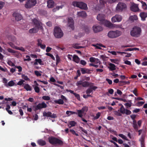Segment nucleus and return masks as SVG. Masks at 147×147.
<instances>
[{
    "instance_id": "f03ea898",
    "label": "nucleus",
    "mask_w": 147,
    "mask_h": 147,
    "mask_svg": "<svg viewBox=\"0 0 147 147\" xmlns=\"http://www.w3.org/2000/svg\"><path fill=\"white\" fill-rule=\"evenodd\" d=\"M122 34L121 32L118 30H111L108 33L107 36L109 38H114L119 37Z\"/></svg>"
},
{
    "instance_id": "79ce46f5",
    "label": "nucleus",
    "mask_w": 147,
    "mask_h": 147,
    "mask_svg": "<svg viewBox=\"0 0 147 147\" xmlns=\"http://www.w3.org/2000/svg\"><path fill=\"white\" fill-rule=\"evenodd\" d=\"M145 138V136L144 135H142L141 136L140 138L139 139V141L140 142H144Z\"/></svg>"
},
{
    "instance_id": "338daca9",
    "label": "nucleus",
    "mask_w": 147,
    "mask_h": 147,
    "mask_svg": "<svg viewBox=\"0 0 147 147\" xmlns=\"http://www.w3.org/2000/svg\"><path fill=\"white\" fill-rule=\"evenodd\" d=\"M133 126L135 130H137L138 129V126L137 123L133 124Z\"/></svg>"
},
{
    "instance_id": "4be33fe9",
    "label": "nucleus",
    "mask_w": 147,
    "mask_h": 147,
    "mask_svg": "<svg viewBox=\"0 0 147 147\" xmlns=\"http://www.w3.org/2000/svg\"><path fill=\"white\" fill-rule=\"evenodd\" d=\"M7 37L8 39L11 41L15 42L16 41V37L12 35H9L7 36Z\"/></svg>"
},
{
    "instance_id": "bb28decb",
    "label": "nucleus",
    "mask_w": 147,
    "mask_h": 147,
    "mask_svg": "<svg viewBox=\"0 0 147 147\" xmlns=\"http://www.w3.org/2000/svg\"><path fill=\"white\" fill-rule=\"evenodd\" d=\"M73 61L77 63H79L80 61V58L76 55H74L73 58Z\"/></svg>"
},
{
    "instance_id": "dca6fc26",
    "label": "nucleus",
    "mask_w": 147,
    "mask_h": 147,
    "mask_svg": "<svg viewBox=\"0 0 147 147\" xmlns=\"http://www.w3.org/2000/svg\"><path fill=\"white\" fill-rule=\"evenodd\" d=\"M95 33H97L103 30V28L100 26H95L92 27Z\"/></svg>"
},
{
    "instance_id": "ea45409f",
    "label": "nucleus",
    "mask_w": 147,
    "mask_h": 147,
    "mask_svg": "<svg viewBox=\"0 0 147 147\" xmlns=\"http://www.w3.org/2000/svg\"><path fill=\"white\" fill-rule=\"evenodd\" d=\"M77 114L78 115V116L80 117H82L83 115H82V114L83 113H82V111L80 110H77Z\"/></svg>"
},
{
    "instance_id": "a19ab883",
    "label": "nucleus",
    "mask_w": 147,
    "mask_h": 147,
    "mask_svg": "<svg viewBox=\"0 0 147 147\" xmlns=\"http://www.w3.org/2000/svg\"><path fill=\"white\" fill-rule=\"evenodd\" d=\"M119 136L123 139L126 140H128L127 137L122 134H119Z\"/></svg>"
},
{
    "instance_id": "4c0bfd02",
    "label": "nucleus",
    "mask_w": 147,
    "mask_h": 147,
    "mask_svg": "<svg viewBox=\"0 0 147 147\" xmlns=\"http://www.w3.org/2000/svg\"><path fill=\"white\" fill-rule=\"evenodd\" d=\"M100 112H98L96 115V116L95 117L92 115V117H94L93 119L94 120L96 119L99 118L100 115Z\"/></svg>"
},
{
    "instance_id": "cd10ccee",
    "label": "nucleus",
    "mask_w": 147,
    "mask_h": 147,
    "mask_svg": "<svg viewBox=\"0 0 147 147\" xmlns=\"http://www.w3.org/2000/svg\"><path fill=\"white\" fill-rule=\"evenodd\" d=\"M24 88L27 91H30L32 90L31 86L28 84H25L24 86Z\"/></svg>"
},
{
    "instance_id": "f257e3e1",
    "label": "nucleus",
    "mask_w": 147,
    "mask_h": 147,
    "mask_svg": "<svg viewBox=\"0 0 147 147\" xmlns=\"http://www.w3.org/2000/svg\"><path fill=\"white\" fill-rule=\"evenodd\" d=\"M141 32V28L137 26H134L132 30L130 32L131 36L134 37H138L140 36Z\"/></svg>"
},
{
    "instance_id": "423d86ee",
    "label": "nucleus",
    "mask_w": 147,
    "mask_h": 147,
    "mask_svg": "<svg viewBox=\"0 0 147 147\" xmlns=\"http://www.w3.org/2000/svg\"><path fill=\"white\" fill-rule=\"evenodd\" d=\"M36 3V0H27L25 5L26 8H30L34 6Z\"/></svg>"
},
{
    "instance_id": "49530a36",
    "label": "nucleus",
    "mask_w": 147,
    "mask_h": 147,
    "mask_svg": "<svg viewBox=\"0 0 147 147\" xmlns=\"http://www.w3.org/2000/svg\"><path fill=\"white\" fill-rule=\"evenodd\" d=\"M142 8L144 9H146L147 5H146V3L143 1H142Z\"/></svg>"
},
{
    "instance_id": "13d9d810",
    "label": "nucleus",
    "mask_w": 147,
    "mask_h": 147,
    "mask_svg": "<svg viewBox=\"0 0 147 147\" xmlns=\"http://www.w3.org/2000/svg\"><path fill=\"white\" fill-rule=\"evenodd\" d=\"M84 30L87 33H88L90 31L89 27L87 26H85L84 27Z\"/></svg>"
},
{
    "instance_id": "e433bc0d",
    "label": "nucleus",
    "mask_w": 147,
    "mask_h": 147,
    "mask_svg": "<svg viewBox=\"0 0 147 147\" xmlns=\"http://www.w3.org/2000/svg\"><path fill=\"white\" fill-rule=\"evenodd\" d=\"M0 70L3 71L7 72L9 74V75H10V73L8 71V70L7 68H3L1 66H0Z\"/></svg>"
},
{
    "instance_id": "473e14b6",
    "label": "nucleus",
    "mask_w": 147,
    "mask_h": 147,
    "mask_svg": "<svg viewBox=\"0 0 147 147\" xmlns=\"http://www.w3.org/2000/svg\"><path fill=\"white\" fill-rule=\"evenodd\" d=\"M66 113L67 115H68V116H69L71 115L74 114H77V113L76 112L69 111H67Z\"/></svg>"
},
{
    "instance_id": "de8ad7c7",
    "label": "nucleus",
    "mask_w": 147,
    "mask_h": 147,
    "mask_svg": "<svg viewBox=\"0 0 147 147\" xmlns=\"http://www.w3.org/2000/svg\"><path fill=\"white\" fill-rule=\"evenodd\" d=\"M37 45L38 47L42 44V41L40 39H38L37 40Z\"/></svg>"
},
{
    "instance_id": "39448f33",
    "label": "nucleus",
    "mask_w": 147,
    "mask_h": 147,
    "mask_svg": "<svg viewBox=\"0 0 147 147\" xmlns=\"http://www.w3.org/2000/svg\"><path fill=\"white\" fill-rule=\"evenodd\" d=\"M49 142L53 145L56 144H63V142L61 140L54 137L49 138Z\"/></svg>"
},
{
    "instance_id": "2eb2a0df",
    "label": "nucleus",
    "mask_w": 147,
    "mask_h": 147,
    "mask_svg": "<svg viewBox=\"0 0 147 147\" xmlns=\"http://www.w3.org/2000/svg\"><path fill=\"white\" fill-rule=\"evenodd\" d=\"M13 16L17 21H20L22 18V17L21 15L18 13H14L13 14Z\"/></svg>"
},
{
    "instance_id": "f704fd0d",
    "label": "nucleus",
    "mask_w": 147,
    "mask_h": 147,
    "mask_svg": "<svg viewBox=\"0 0 147 147\" xmlns=\"http://www.w3.org/2000/svg\"><path fill=\"white\" fill-rule=\"evenodd\" d=\"M121 105V107L119 109V111L122 114H125V109L124 106H123L122 105Z\"/></svg>"
},
{
    "instance_id": "ddd939ff",
    "label": "nucleus",
    "mask_w": 147,
    "mask_h": 147,
    "mask_svg": "<svg viewBox=\"0 0 147 147\" xmlns=\"http://www.w3.org/2000/svg\"><path fill=\"white\" fill-rule=\"evenodd\" d=\"M90 84L88 82L85 81L83 82L81 81L78 82L76 83L77 86L82 85L83 87H86L90 86Z\"/></svg>"
},
{
    "instance_id": "e2e57ef3",
    "label": "nucleus",
    "mask_w": 147,
    "mask_h": 147,
    "mask_svg": "<svg viewBox=\"0 0 147 147\" xmlns=\"http://www.w3.org/2000/svg\"><path fill=\"white\" fill-rule=\"evenodd\" d=\"M34 74L37 76H40L41 74L38 71H35L34 72Z\"/></svg>"
},
{
    "instance_id": "8fccbe9b",
    "label": "nucleus",
    "mask_w": 147,
    "mask_h": 147,
    "mask_svg": "<svg viewBox=\"0 0 147 147\" xmlns=\"http://www.w3.org/2000/svg\"><path fill=\"white\" fill-rule=\"evenodd\" d=\"M35 92L38 93L40 92V88L38 86H35L34 88Z\"/></svg>"
},
{
    "instance_id": "aec40b11",
    "label": "nucleus",
    "mask_w": 147,
    "mask_h": 147,
    "mask_svg": "<svg viewBox=\"0 0 147 147\" xmlns=\"http://www.w3.org/2000/svg\"><path fill=\"white\" fill-rule=\"evenodd\" d=\"M102 24H103L106 27L108 28H112L113 27V24L112 23L106 20H105L102 23Z\"/></svg>"
},
{
    "instance_id": "6e6d98bb",
    "label": "nucleus",
    "mask_w": 147,
    "mask_h": 147,
    "mask_svg": "<svg viewBox=\"0 0 147 147\" xmlns=\"http://www.w3.org/2000/svg\"><path fill=\"white\" fill-rule=\"evenodd\" d=\"M8 51L10 53H16V51L12 49L11 48H8L7 49Z\"/></svg>"
},
{
    "instance_id": "0eeeda50",
    "label": "nucleus",
    "mask_w": 147,
    "mask_h": 147,
    "mask_svg": "<svg viewBox=\"0 0 147 147\" xmlns=\"http://www.w3.org/2000/svg\"><path fill=\"white\" fill-rule=\"evenodd\" d=\"M126 8L127 5L125 3L122 2H119L117 5L116 9L117 11H122L125 10Z\"/></svg>"
},
{
    "instance_id": "1a4fd4ad",
    "label": "nucleus",
    "mask_w": 147,
    "mask_h": 147,
    "mask_svg": "<svg viewBox=\"0 0 147 147\" xmlns=\"http://www.w3.org/2000/svg\"><path fill=\"white\" fill-rule=\"evenodd\" d=\"M99 2L100 4L94 7L95 9L100 11L104 7L106 3V0H99Z\"/></svg>"
},
{
    "instance_id": "f8f14e48",
    "label": "nucleus",
    "mask_w": 147,
    "mask_h": 147,
    "mask_svg": "<svg viewBox=\"0 0 147 147\" xmlns=\"http://www.w3.org/2000/svg\"><path fill=\"white\" fill-rule=\"evenodd\" d=\"M68 25L72 30L74 29V21L70 17L68 18Z\"/></svg>"
},
{
    "instance_id": "37998d69",
    "label": "nucleus",
    "mask_w": 147,
    "mask_h": 147,
    "mask_svg": "<svg viewBox=\"0 0 147 147\" xmlns=\"http://www.w3.org/2000/svg\"><path fill=\"white\" fill-rule=\"evenodd\" d=\"M130 103L127 102L124 104V105L126 106L127 108H128L129 107H130L131 106L132 103L131 101L129 102Z\"/></svg>"
},
{
    "instance_id": "5fc2aeb1",
    "label": "nucleus",
    "mask_w": 147,
    "mask_h": 147,
    "mask_svg": "<svg viewBox=\"0 0 147 147\" xmlns=\"http://www.w3.org/2000/svg\"><path fill=\"white\" fill-rule=\"evenodd\" d=\"M22 78L25 80L27 81L30 80V79L28 78V76L25 75H22Z\"/></svg>"
},
{
    "instance_id": "c9c22d12",
    "label": "nucleus",
    "mask_w": 147,
    "mask_h": 147,
    "mask_svg": "<svg viewBox=\"0 0 147 147\" xmlns=\"http://www.w3.org/2000/svg\"><path fill=\"white\" fill-rule=\"evenodd\" d=\"M7 44L10 45V46L12 48H13L15 49H16V48H17V47L16 46L14 45V44L12 42H8L7 43Z\"/></svg>"
},
{
    "instance_id": "603ef678",
    "label": "nucleus",
    "mask_w": 147,
    "mask_h": 147,
    "mask_svg": "<svg viewBox=\"0 0 147 147\" xmlns=\"http://www.w3.org/2000/svg\"><path fill=\"white\" fill-rule=\"evenodd\" d=\"M119 111H120L119 110L118 111H115L114 112L115 115L118 116H121L122 115V114L119 112Z\"/></svg>"
},
{
    "instance_id": "864d4df0",
    "label": "nucleus",
    "mask_w": 147,
    "mask_h": 147,
    "mask_svg": "<svg viewBox=\"0 0 147 147\" xmlns=\"http://www.w3.org/2000/svg\"><path fill=\"white\" fill-rule=\"evenodd\" d=\"M76 123L74 121H71L69 122V124L71 125V127H73L76 124Z\"/></svg>"
},
{
    "instance_id": "c756f323",
    "label": "nucleus",
    "mask_w": 147,
    "mask_h": 147,
    "mask_svg": "<svg viewBox=\"0 0 147 147\" xmlns=\"http://www.w3.org/2000/svg\"><path fill=\"white\" fill-rule=\"evenodd\" d=\"M38 144L40 146H43L45 145L46 143L45 142L41 140H39L38 141Z\"/></svg>"
},
{
    "instance_id": "a878e982",
    "label": "nucleus",
    "mask_w": 147,
    "mask_h": 147,
    "mask_svg": "<svg viewBox=\"0 0 147 147\" xmlns=\"http://www.w3.org/2000/svg\"><path fill=\"white\" fill-rule=\"evenodd\" d=\"M109 65V68L110 70L113 71L116 69V66L115 65L112 63H110Z\"/></svg>"
},
{
    "instance_id": "58836bf2",
    "label": "nucleus",
    "mask_w": 147,
    "mask_h": 147,
    "mask_svg": "<svg viewBox=\"0 0 147 147\" xmlns=\"http://www.w3.org/2000/svg\"><path fill=\"white\" fill-rule=\"evenodd\" d=\"M56 65H57L59 63L61 59L60 57H59L58 55H57L56 57Z\"/></svg>"
},
{
    "instance_id": "a18cd8bd",
    "label": "nucleus",
    "mask_w": 147,
    "mask_h": 147,
    "mask_svg": "<svg viewBox=\"0 0 147 147\" xmlns=\"http://www.w3.org/2000/svg\"><path fill=\"white\" fill-rule=\"evenodd\" d=\"M125 114L127 115H129L131 113V111L129 110L125 109Z\"/></svg>"
},
{
    "instance_id": "a211bd4d",
    "label": "nucleus",
    "mask_w": 147,
    "mask_h": 147,
    "mask_svg": "<svg viewBox=\"0 0 147 147\" xmlns=\"http://www.w3.org/2000/svg\"><path fill=\"white\" fill-rule=\"evenodd\" d=\"M97 19L100 21L101 24L105 20V16L103 14H98L97 16Z\"/></svg>"
},
{
    "instance_id": "0e129e2a",
    "label": "nucleus",
    "mask_w": 147,
    "mask_h": 147,
    "mask_svg": "<svg viewBox=\"0 0 147 147\" xmlns=\"http://www.w3.org/2000/svg\"><path fill=\"white\" fill-rule=\"evenodd\" d=\"M24 80H22L18 82L17 84L18 85H22V84H24Z\"/></svg>"
},
{
    "instance_id": "774afa93",
    "label": "nucleus",
    "mask_w": 147,
    "mask_h": 147,
    "mask_svg": "<svg viewBox=\"0 0 147 147\" xmlns=\"http://www.w3.org/2000/svg\"><path fill=\"white\" fill-rule=\"evenodd\" d=\"M70 131L73 134L75 135H76V136H78V134L76 133L75 131L73 130V129H70Z\"/></svg>"
},
{
    "instance_id": "7c9ffc66",
    "label": "nucleus",
    "mask_w": 147,
    "mask_h": 147,
    "mask_svg": "<svg viewBox=\"0 0 147 147\" xmlns=\"http://www.w3.org/2000/svg\"><path fill=\"white\" fill-rule=\"evenodd\" d=\"M63 7V5H61L60 6H57L55 8H54L53 9V12H55L59 10L60 9H62Z\"/></svg>"
},
{
    "instance_id": "412c9836",
    "label": "nucleus",
    "mask_w": 147,
    "mask_h": 147,
    "mask_svg": "<svg viewBox=\"0 0 147 147\" xmlns=\"http://www.w3.org/2000/svg\"><path fill=\"white\" fill-rule=\"evenodd\" d=\"M54 1L52 0H49L47 2V6L49 8H53L54 6Z\"/></svg>"
},
{
    "instance_id": "7ed1b4c3",
    "label": "nucleus",
    "mask_w": 147,
    "mask_h": 147,
    "mask_svg": "<svg viewBox=\"0 0 147 147\" xmlns=\"http://www.w3.org/2000/svg\"><path fill=\"white\" fill-rule=\"evenodd\" d=\"M54 34L56 38H60L63 36V34L60 28L56 26L54 30Z\"/></svg>"
},
{
    "instance_id": "4d7b16f0",
    "label": "nucleus",
    "mask_w": 147,
    "mask_h": 147,
    "mask_svg": "<svg viewBox=\"0 0 147 147\" xmlns=\"http://www.w3.org/2000/svg\"><path fill=\"white\" fill-rule=\"evenodd\" d=\"M92 92V87L90 86V87L88 88L86 91V93L89 94Z\"/></svg>"
},
{
    "instance_id": "393cba45",
    "label": "nucleus",
    "mask_w": 147,
    "mask_h": 147,
    "mask_svg": "<svg viewBox=\"0 0 147 147\" xmlns=\"http://www.w3.org/2000/svg\"><path fill=\"white\" fill-rule=\"evenodd\" d=\"M15 83L13 80L10 81L7 84H5V86L7 87L12 86L14 85Z\"/></svg>"
},
{
    "instance_id": "680f3d73",
    "label": "nucleus",
    "mask_w": 147,
    "mask_h": 147,
    "mask_svg": "<svg viewBox=\"0 0 147 147\" xmlns=\"http://www.w3.org/2000/svg\"><path fill=\"white\" fill-rule=\"evenodd\" d=\"M131 92H132L136 96H138V94L137 93V90L136 88H135L134 90Z\"/></svg>"
},
{
    "instance_id": "2f4dec72",
    "label": "nucleus",
    "mask_w": 147,
    "mask_h": 147,
    "mask_svg": "<svg viewBox=\"0 0 147 147\" xmlns=\"http://www.w3.org/2000/svg\"><path fill=\"white\" fill-rule=\"evenodd\" d=\"M129 19L131 21H134V20H137L138 18L136 15H134L133 16H130L129 17Z\"/></svg>"
},
{
    "instance_id": "bf43d9fd",
    "label": "nucleus",
    "mask_w": 147,
    "mask_h": 147,
    "mask_svg": "<svg viewBox=\"0 0 147 147\" xmlns=\"http://www.w3.org/2000/svg\"><path fill=\"white\" fill-rule=\"evenodd\" d=\"M73 47L76 49H78L81 48H83V47L82 46H78L77 45L75 44L73 46Z\"/></svg>"
},
{
    "instance_id": "6e6552de",
    "label": "nucleus",
    "mask_w": 147,
    "mask_h": 147,
    "mask_svg": "<svg viewBox=\"0 0 147 147\" xmlns=\"http://www.w3.org/2000/svg\"><path fill=\"white\" fill-rule=\"evenodd\" d=\"M32 21L36 27H38L40 28V30H43L42 24L40 21L36 18H34L32 19Z\"/></svg>"
},
{
    "instance_id": "f3484780",
    "label": "nucleus",
    "mask_w": 147,
    "mask_h": 147,
    "mask_svg": "<svg viewBox=\"0 0 147 147\" xmlns=\"http://www.w3.org/2000/svg\"><path fill=\"white\" fill-rule=\"evenodd\" d=\"M77 15L78 17H81L82 18L86 17L87 16V14L86 12L84 11H81L78 12Z\"/></svg>"
},
{
    "instance_id": "5701e85b",
    "label": "nucleus",
    "mask_w": 147,
    "mask_h": 147,
    "mask_svg": "<svg viewBox=\"0 0 147 147\" xmlns=\"http://www.w3.org/2000/svg\"><path fill=\"white\" fill-rule=\"evenodd\" d=\"M40 28L38 27H36L33 28L29 30V32L30 33H34L37 32Z\"/></svg>"
},
{
    "instance_id": "20e7f679",
    "label": "nucleus",
    "mask_w": 147,
    "mask_h": 147,
    "mask_svg": "<svg viewBox=\"0 0 147 147\" xmlns=\"http://www.w3.org/2000/svg\"><path fill=\"white\" fill-rule=\"evenodd\" d=\"M72 4L74 7H76L82 9H86L87 8L86 4L81 2L74 1L72 2Z\"/></svg>"
},
{
    "instance_id": "09e8293b",
    "label": "nucleus",
    "mask_w": 147,
    "mask_h": 147,
    "mask_svg": "<svg viewBox=\"0 0 147 147\" xmlns=\"http://www.w3.org/2000/svg\"><path fill=\"white\" fill-rule=\"evenodd\" d=\"M46 55L49 56L51 57V58L53 60H55V58L53 56V55L52 54L49 53H47L46 54Z\"/></svg>"
},
{
    "instance_id": "4468645a",
    "label": "nucleus",
    "mask_w": 147,
    "mask_h": 147,
    "mask_svg": "<svg viewBox=\"0 0 147 147\" xmlns=\"http://www.w3.org/2000/svg\"><path fill=\"white\" fill-rule=\"evenodd\" d=\"M43 115L44 116L50 117L53 118H55L57 117L56 114L54 113L52 114V113L50 112H48L47 113L46 112H44Z\"/></svg>"
},
{
    "instance_id": "72a5a7b5",
    "label": "nucleus",
    "mask_w": 147,
    "mask_h": 147,
    "mask_svg": "<svg viewBox=\"0 0 147 147\" xmlns=\"http://www.w3.org/2000/svg\"><path fill=\"white\" fill-rule=\"evenodd\" d=\"M80 69L82 73L83 74L87 73L88 72V71L87 69L84 68H81Z\"/></svg>"
},
{
    "instance_id": "69168bd1",
    "label": "nucleus",
    "mask_w": 147,
    "mask_h": 147,
    "mask_svg": "<svg viewBox=\"0 0 147 147\" xmlns=\"http://www.w3.org/2000/svg\"><path fill=\"white\" fill-rule=\"evenodd\" d=\"M26 58H27V59H24V60L25 61H29L31 60L30 56L28 55H26Z\"/></svg>"
},
{
    "instance_id": "9d476101",
    "label": "nucleus",
    "mask_w": 147,
    "mask_h": 147,
    "mask_svg": "<svg viewBox=\"0 0 147 147\" xmlns=\"http://www.w3.org/2000/svg\"><path fill=\"white\" fill-rule=\"evenodd\" d=\"M122 19V17L121 15L117 14L112 18L111 20L112 22L115 23L116 22H119Z\"/></svg>"
},
{
    "instance_id": "3c124183",
    "label": "nucleus",
    "mask_w": 147,
    "mask_h": 147,
    "mask_svg": "<svg viewBox=\"0 0 147 147\" xmlns=\"http://www.w3.org/2000/svg\"><path fill=\"white\" fill-rule=\"evenodd\" d=\"M74 95L78 100H80V98L79 94L75 93L74 94Z\"/></svg>"
},
{
    "instance_id": "c85d7f7f",
    "label": "nucleus",
    "mask_w": 147,
    "mask_h": 147,
    "mask_svg": "<svg viewBox=\"0 0 147 147\" xmlns=\"http://www.w3.org/2000/svg\"><path fill=\"white\" fill-rule=\"evenodd\" d=\"M54 102L55 103L59 105H63L64 103L63 100L61 99H59L58 100H55Z\"/></svg>"
},
{
    "instance_id": "9b49d317",
    "label": "nucleus",
    "mask_w": 147,
    "mask_h": 147,
    "mask_svg": "<svg viewBox=\"0 0 147 147\" xmlns=\"http://www.w3.org/2000/svg\"><path fill=\"white\" fill-rule=\"evenodd\" d=\"M47 107V104L45 102H43L41 103H39L36 106L35 109L36 110H40L42 108H45Z\"/></svg>"
},
{
    "instance_id": "b1692460",
    "label": "nucleus",
    "mask_w": 147,
    "mask_h": 147,
    "mask_svg": "<svg viewBox=\"0 0 147 147\" xmlns=\"http://www.w3.org/2000/svg\"><path fill=\"white\" fill-rule=\"evenodd\" d=\"M141 19L143 21L145 20V18L147 17V13L144 12H142L140 13V14Z\"/></svg>"
},
{
    "instance_id": "c03bdc74",
    "label": "nucleus",
    "mask_w": 147,
    "mask_h": 147,
    "mask_svg": "<svg viewBox=\"0 0 147 147\" xmlns=\"http://www.w3.org/2000/svg\"><path fill=\"white\" fill-rule=\"evenodd\" d=\"M42 98L43 99L46 100H49L50 99V98L49 96H43L42 97Z\"/></svg>"
},
{
    "instance_id": "6ab92c4d",
    "label": "nucleus",
    "mask_w": 147,
    "mask_h": 147,
    "mask_svg": "<svg viewBox=\"0 0 147 147\" xmlns=\"http://www.w3.org/2000/svg\"><path fill=\"white\" fill-rule=\"evenodd\" d=\"M130 9L132 11L134 12L138 11L139 10L138 5L134 3H131Z\"/></svg>"
},
{
    "instance_id": "052dcab7",
    "label": "nucleus",
    "mask_w": 147,
    "mask_h": 147,
    "mask_svg": "<svg viewBox=\"0 0 147 147\" xmlns=\"http://www.w3.org/2000/svg\"><path fill=\"white\" fill-rule=\"evenodd\" d=\"M82 113H84L85 112H86L88 110V108L86 107H83L82 109L81 110Z\"/></svg>"
}]
</instances>
